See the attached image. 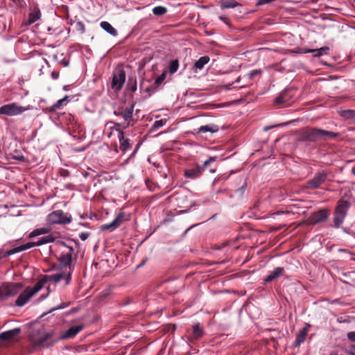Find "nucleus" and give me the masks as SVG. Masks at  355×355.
Listing matches in <instances>:
<instances>
[{
	"mask_svg": "<svg viewBox=\"0 0 355 355\" xmlns=\"http://www.w3.org/2000/svg\"><path fill=\"white\" fill-rule=\"evenodd\" d=\"M311 49H304V48H299L296 52L298 53H311Z\"/></svg>",
	"mask_w": 355,
	"mask_h": 355,
	"instance_id": "nucleus-43",
	"label": "nucleus"
},
{
	"mask_svg": "<svg viewBox=\"0 0 355 355\" xmlns=\"http://www.w3.org/2000/svg\"><path fill=\"white\" fill-rule=\"evenodd\" d=\"M247 187V184L245 182L239 189H237V192H239L241 195L245 192Z\"/></svg>",
	"mask_w": 355,
	"mask_h": 355,
	"instance_id": "nucleus-44",
	"label": "nucleus"
},
{
	"mask_svg": "<svg viewBox=\"0 0 355 355\" xmlns=\"http://www.w3.org/2000/svg\"><path fill=\"white\" fill-rule=\"evenodd\" d=\"M71 215L64 213L62 210H56L47 216L46 221L51 225L61 224L66 225L71 222Z\"/></svg>",
	"mask_w": 355,
	"mask_h": 355,
	"instance_id": "nucleus-6",
	"label": "nucleus"
},
{
	"mask_svg": "<svg viewBox=\"0 0 355 355\" xmlns=\"http://www.w3.org/2000/svg\"><path fill=\"white\" fill-rule=\"evenodd\" d=\"M89 236V232H82L79 234V238L81 239V241H84L87 240Z\"/></svg>",
	"mask_w": 355,
	"mask_h": 355,
	"instance_id": "nucleus-41",
	"label": "nucleus"
},
{
	"mask_svg": "<svg viewBox=\"0 0 355 355\" xmlns=\"http://www.w3.org/2000/svg\"><path fill=\"white\" fill-rule=\"evenodd\" d=\"M226 180H227V178L221 179V180H223V181H225ZM219 180H220V178L217 179V181H219ZM215 181H216V180H215Z\"/></svg>",
	"mask_w": 355,
	"mask_h": 355,
	"instance_id": "nucleus-56",
	"label": "nucleus"
},
{
	"mask_svg": "<svg viewBox=\"0 0 355 355\" xmlns=\"http://www.w3.org/2000/svg\"><path fill=\"white\" fill-rule=\"evenodd\" d=\"M338 135V133L324 130L320 128H311L304 131L300 135V140L302 141L315 142L319 140L334 139Z\"/></svg>",
	"mask_w": 355,
	"mask_h": 355,
	"instance_id": "nucleus-1",
	"label": "nucleus"
},
{
	"mask_svg": "<svg viewBox=\"0 0 355 355\" xmlns=\"http://www.w3.org/2000/svg\"><path fill=\"white\" fill-rule=\"evenodd\" d=\"M116 125L118 126V127H120L121 125V124L120 123H116Z\"/></svg>",
	"mask_w": 355,
	"mask_h": 355,
	"instance_id": "nucleus-60",
	"label": "nucleus"
},
{
	"mask_svg": "<svg viewBox=\"0 0 355 355\" xmlns=\"http://www.w3.org/2000/svg\"><path fill=\"white\" fill-rule=\"evenodd\" d=\"M40 235H42V234L40 233V230L37 228V229H35L33 231H32L30 233L29 236L31 238H33V237H35V236H40Z\"/></svg>",
	"mask_w": 355,
	"mask_h": 355,
	"instance_id": "nucleus-42",
	"label": "nucleus"
},
{
	"mask_svg": "<svg viewBox=\"0 0 355 355\" xmlns=\"http://www.w3.org/2000/svg\"><path fill=\"white\" fill-rule=\"evenodd\" d=\"M210 60V58L207 55L200 57L194 63L193 68L198 70H201L204 68L205 65L207 64Z\"/></svg>",
	"mask_w": 355,
	"mask_h": 355,
	"instance_id": "nucleus-24",
	"label": "nucleus"
},
{
	"mask_svg": "<svg viewBox=\"0 0 355 355\" xmlns=\"http://www.w3.org/2000/svg\"><path fill=\"white\" fill-rule=\"evenodd\" d=\"M240 79H241V78H240V77H239V78L236 80V83H239V82L240 81Z\"/></svg>",
	"mask_w": 355,
	"mask_h": 355,
	"instance_id": "nucleus-58",
	"label": "nucleus"
},
{
	"mask_svg": "<svg viewBox=\"0 0 355 355\" xmlns=\"http://www.w3.org/2000/svg\"><path fill=\"white\" fill-rule=\"evenodd\" d=\"M330 355H336V354H331Z\"/></svg>",
	"mask_w": 355,
	"mask_h": 355,
	"instance_id": "nucleus-64",
	"label": "nucleus"
},
{
	"mask_svg": "<svg viewBox=\"0 0 355 355\" xmlns=\"http://www.w3.org/2000/svg\"><path fill=\"white\" fill-rule=\"evenodd\" d=\"M329 216V213L327 209H320L313 212L309 218V223L311 225H317L320 223L325 221Z\"/></svg>",
	"mask_w": 355,
	"mask_h": 355,
	"instance_id": "nucleus-12",
	"label": "nucleus"
},
{
	"mask_svg": "<svg viewBox=\"0 0 355 355\" xmlns=\"http://www.w3.org/2000/svg\"><path fill=\"white\" fill-rule=\"evenodd\" d=\"M20 286L17 284H12L6 286L3 289V295L5 297H10L16 295L19 291Z\"/></svg>",
	"mask_w": 355,
	"mask_h": 355,
	"instance_id": "nucleus-22",
	"label": "nucleus"
},
{
	"mask_svg": "<svg viewBox=\"0 0 355 355\" xmlns=\"http://www.w3.org/2000/svg\"><path fill=\"white\" fill-rule=\"evenodd\" d=\"M55 241V238L52 235H46L39 238L38 240L35 242H29L24 245H21L19 246L13 248L12 249L6 251L2 256H0V258L8 257L10 255L15 254L16 253L26 250L33 247L40 246L46 243H52Z\"/></svg>",
	"mask_w": 355,
	"mask_h": 355,
	"instance_id": "nucleus-3",
	"label": "nucleus"
},
{
	"mask_svg": "<svg viewBox=\"0 0 355 355\" xmlns=\"http://www.w3.org/2000/svg\"><path fill=\"white\" fill-rule=\"evenodd\" d=\"M286 91L282 92L274 101L275 104L279 105L286 103L288 98L286 97Z\"/></svg>",
	"mask_w": 355,
	"mask_h": 355,
	"instance_id": "nucleus-30",
	"label": "nucleus"
},
{
	"mask_svg": "<svg viewBox=\"0 0 355 355\" xmlns=\"http://www.w3.org/2000/svg\"><path fill=\"white\" fill-rule=\"evenodd\" d=\"M128 219L124 212H120L111 223L101 225V230L112 232L119 227L123 221Z\"/></svg>",
	"mask_w": 355,
	"mask_h": 355,
	"instance_id": "nucleus-10",
	"label": "nucleus"
},
{
	"mask_svg": "<svg viewBox=\"0 0 355 355\" xmlns=\"http://www.w3.org/2000/svg\"><path fill=\"white\" fill-rule=\"evenodd\" d=\"M51 336H52V333H46V334H45L44 336H42L41 338H40L36 341V345H37V346H44V345L50 346V345H52L53 343H55L57 341V340H54L51 344L45 345L46 341L48 340Z\"/></svg>",
	"mask_w": 355,
	"mask_h": 355,
	"instance_id": "nucleus-26",
	"label": "nucleus"
},
{
	"mask_svg": "<svg viewBox=\"0 0 355 355\" xmlns=\"http://www.w3.org/2000/svg\"><path fill=\"white\" fill-rule=\"evenodd\" d=\"M134 107V104L127 107L121 106L114 111V114L116 116H118L124 121V123L122 124L123 128H126L130 125H132L131 121H132Z\"/></svg>",
	"mask_w": 355,
	"mask_h": 355,
	"instance_id": "nucleus-5",
	"label": "nucleus"
},
{
	"mask_svg": "<svg viewBox=\"0 0 355 355\" xmlns=\"http://www.w3.org/2000/svg\"><path fill=\"white\" fill-rule=\"evenodd\" d=\"M125 81V72L123 69H119L113 75L111 87L114 91L119 92L122 89Z\"/></svg>",
	"mask_w": 355,
	"mask_h": 355,
	"instance_id": "nucleus-11",
	"label": "nucleus"
},
{
	"mask_svg": "<svg viewBox=\"0 0 355 355\" xmlns=\"http://www.w3.org/2000/svg\"><path fill=\"white\" fill-rule=\"evenodd\" d=\"M351 205L352 200L349 198L343 197L338 201L334 213V224L331 225L332 227L338 229L341 226Z\"/></svg>",
	"mask_w": 355,
	"mask_h": 355,
	"instance_id": "nucleus-2",
	"label": "nucleus"
},
{
	"mask_svg": "<svg viewBox=\"0 0 355 355\" xmlns=\"http://www.w3.org/2000/svg\"><path fill=\"white\" fill-rule=\"evenodd\" d=\"M118 139L120 143V150L125 152L131 148L130 141L128 138H125L124 133L121 130H118Z\"/></svg>",
	"mask_w": 355,
	"mask_h": 355,
	"instance_id": "nucleus-17",
	"label": "nucleus"
},
{
	"mask_svg": "<svg viewBox=\"0 0 355 355\" xmlns=\"http://www.w3.org/2000/svg\"><path fill=\"white\" fill-rule=\"evenodd\" d=\"M127 87L129 90L134 92L137 90V82L135 80L132 83H128L127 85Z\"/></svg>",
	"mask_w": 355,
	"mask_h": 355,
	"instance_id": "nucleus-39",
	"label": "nucleus"
},
{
	"mask_svg": "<svg viewBox=\"0 0 355 355\" xmlns=\"http://www.w3.org/2000/svg\"><path fill=\"white\" fill-rule=\"evenodd\" d=\"M139 148V144H137V147H136L135 150H134V152L132 153V155H135V154L137 153V151L138 150Z\"/></svg>",
	"mask_w": 355,
	"mask_h": 355,
	"instance_id": "nucleus-50",
	"label": "nucleus"
},
{
	"mask_svg": "<svg viewBox=\"0 0 355 355\" xmlns=\"http://www.w3.org/2000/svg\"><path fill=\"white\" fill-rule=\"evenodd\" d=\"M347 338L350 341L355 343V331L348 332L347 334Z\"/></svg>",
	"mask_w": 355,
	"mask_h": 355,
	"instance_id": "nucleus-40",
	"label": "nucleus"
},
{
	"mask_svg": "<svg viewBox=\"0 0 355 355\" xmlns=\"http://www.w3.org/2000/svg\"><path fill=\"white\" fill-rule=\"evenodd\" d=\"M51 76L53 80H57L59 78V73L58 71H53L51 72Z\"/></svg>",
	"mask_w": 355,
	"mask_h": 355,
	"instance_id": "nucleus-46",
	"label": "nucleus"
},
{
	"mask_svg": "<svg viewBox=\"0 0 355 355\" xmlns=\"http://www.w3.org/2000/svg\"><path fill=\"white\" fill-rule=\"evenodd\" d=\"M147 260H148V258H146L145 259H144L142 261V262L139 265L137 266V268H139V267L144 266L146 263V262L147 261Z\"/></svg>",
	"mask_w": 355,
	"mask_h": 355,
	"instance_id": "nucleus-48",
	"label": "nucleus"
},
{
	"mask_svg": "<svg viewBox=\"0 0 355 355\" xmlns=\"http://www.w3.org/2000/svg\"><path fill=\"white\" fill-rule=\"evenodd\" d=\"M210 171H211V173H214V172H215V170L211 169Z\"/></svg>",
	"mask_w": 355,
	"mask_h": 355,
	"instance_id": "nucleus-63",
	"label": "nucleus"
},
{
	"mask_svg": "<svg viewBox=\"0 0 355 355\" xmlns=\"http://www.w3.org/2000/svg\"><path fill=\"white\" fill-rule=\"evenodd\" d=\"M153 13L157 16H162L167 12V8L162 6H155L153 8Z\"/></svg>",
	"mask_w": 355,
	"mask_h": 355,
	"instance_id": "nucleus-29",
	"label": "nucleus"
},
{
	"mask_svg": "<svg viewBox=\"0 0 355 355\" xmlns=\"http://www.w3.org/2000/svg\"><path fill=\"white\" fill-rule=\"evenodd\" d=\"M166 76V74L165 73H162L161 75H159L155 80V84L156 85H161L165 80Z\"/></svg>",
	"mask_w": 355,
	"mask_h": 355,
	"instance_id": "nucleus-37",
	"label": "nucleus"
},
{
	"mask_svg": "<svg viewBox=\"0 0 355 355\" xmlns=\"http://www.w3.org/2000/svg\"><path fill=\"white\" fill-rule=\"evenodd\" d=\"M49 293H47L46 295H42L40 297L39 300H44L47 296H48Z\"/></svg>",
	"mask_w": 355,
	"mask_h": 355,
	"instance_id": "nucleus-49",
	"label": "nucleus"
},
{
	"mask_svg": "<svg viewBox=\"0 0 355 355\" xmlns=\"http://www.w3.org/2000/svg\"><path fill=\"white\" fill-rule=\"evenodd\" d=\"M310 327L308 324L306 327L302 329L296 335L295 340V347H299L302 343H303L306 339V337L308 334L309 327Z\"/></svg>",
	"mask_w": 355,
	"mask_h": 355,
	"instance_id": "nucleus-19",
	"label": "nucleus"
},
{
	"mask_svg": "<svg viewBox=\"0 0 355 355\" xmlns=\"http://www.w3.org/2000/svg\"><path fill=\"white\" fill-rule=\"evenodd\" d=\"M69 98L70 97L69 96L66 95L62 98L64 101L65 105H67L70 101Z\"/></svg>",
	"mask_w": 355,
	"mask_h": 355,
	"instance_id": "nucleus-47",
	"label": "nucleus"
},
{
	"mask_svg": "<svg viewBox=\"0 0 355 355\" xmlns=\"http://www.w3.org/2000/svg\"><path fill=\"white\" fill-rule=\"evenodd\" d=\"M64 245H65L67 248H69V250L71 252H72V251L73 250V248H72V247L68 246V245H65V244H64Z\"/></svg>",
	"mask_w": 355,
	"mask_h": 355,
	"instance_id": "nucleus-54",
	"label": "nucleus"
},
{
	"mask_svg": "<svg viewBox=\"0 0 355 355\" xmlns=\"http://www.w3.org/2000/svg\"><path fill=\"white\" fill-rule=\"evenodd\" d=\"M5 252L3 251H0V256H2L3 254H4Z\"/></svg>",
	"mask_w": 355,
	"mask_h": 355,
	"instance_id": "nucleus-59",
	"label": "nucleus"
},
{
	"mask_svg": "<svg viewBox=\"0 0 355 355\" xmlns=\"http://www.w3.org/2000/svg\"><path fill=\"white\" fill-rule=\"evenodd\" d=\"M218 131V127L216 125H202L198 129V133L211 132L215 133Z\"/></svg>",
	"mask_w": 355,
	"mask_h": 355,
	"instance_id": "nucleus-25",
	"label": "nucleus"
},
{
	"mask_svg": "<svg viewBox=\"0 0 355 355\" xmlns=\"http://www.w3.org/2000/svg\"><path fill=\"white\" fill-rule=\"evenodd\" d=\"M21 331L20 328H15L0 334V340H9L17 336Z\"/></svg>",
	"mask_w": 355,
	"mask_h": 355,
	"instance_id": "nucleus-20",
	"label": "nucleus"
},
{
	"mask_svg": "<svg viewBox=\"0 0 355 355\" xmlns=\"http://www.w3.org/2000/svg\"><path fill=\"white\" fill-rule=\"evenodd\" d=\"M202 173V168H200L198 164L193 167L186 168L184 171V176L189 180L197 179L201 176Z\"/></svg>",
	"mask_w": 355,
	"mask_h": 355,
	"instance_id": "nucleus-13",
	"label": "nucleus"
},
{
	"mask_svg": "<svg viewBox=\"0 0 355 355\" xmlns=\"http://www.w3.org/2000/svg\"><path fill=\"white\" fill-rule=\"evenodd\" d=\"M196 225H195V226H196ZM193 227H194V225L191 226V227H190L187 230H190L191 228H193Z\"/></svg>",
	"mask_w": 355,
	"mask_h": 355,
	"instance_id": "nucleus-62",
	"label": "nucleus"
},
{
	"mask_svg": "<svg viewBox=\"0 0 355 355\" xmlns=\"http://www.w3.org/2000/svg\"><path fill=\"white\" fill-rule=\"evenodd\" d=\"M17 159L18 160H24V156L21 155V156L17 157Z\"/></svg>",
	"mask_w": 355,
	"mask_h": 355,
	"instance_id": "nucleus-53",
	"label": "nucleus"
},
{
	"mask_svg": "<svg viewBox=\"0 0 355 355\" xmlns=\"http://www.w3.org/2000/svg\"><path fill=\"white\" fill-rule=\"evenodd\" d=\"M239 6L241 5L235 0H226L223 1L220 4L222 9L234 8Z\"/></svg>",
	"mask_w": 355,
	"mask_h": 355,
	"instance_id": "nucleus-28",
	"label": "nucleus"
},
{
	"mask_svg": "<svg viewBox=\"0 0 355 355\" xmlns=\"http://www.w3.org/2000/svg\"><path fill=\"white\" fill-rule=\"evenodd\" d=\"M62 280H64L65 285L69 284L71 280V272L70 271L64 270L51 275H45L40 281L43 284L47 282H53V283L57 284Z\"/></svg>",
	"mask_w": 355,
	"mask_h": 355,
	"instance_id": "nucleus-8",
	"label": "nucleus"
},
{
	"mask_svg": "<svg viewBox=\"0 0 355 355\" xmlns=\"http://www.w3.org/2000/svg\"><path fill=\"white\" fill-rule=\"evenodd\" d=\"M285 273V269L283 267H277L272 271H271L268 275L263 279L264 284L272 282L280 277L283 276Z\"/></svg>",
	"mask_w": 355,
	"mask_h": 355,
	"instance_id": "nucleus-14",
	"label": "nucleus"
},
{
	"mask_svg": "<svg viewBox=\"0 0 355 355\" xmlns=\"http://www.w3.org/2000/svg\"><path fill=\"white\" fill-rule=\"evenodd\" d=\"M352 173H353L354 174H355V169H354V168H353V169H352Z\"/></svg>",
	"mask_w": 355,
	"mask_h": 355,
	"instance_id": "nucleus-61",
	"label": "nucleus"
},
{
	"mask_svg": "<svg viewBox=\"0 0 355 355\" xmlns=\"http://www.w3.org/2000/svg\"><path fill=\"white\" fill-rule=\"evenodd\" d=\"M340 115L347 119H355V110H343L341 112Z\"/></svg>",
	"mask_w": 355,
	"mask_h": 355,
	"instance_id": "nucleus-31",
	"label": "nucleus"
},
{
	"mask_svg": "<svg viewBox=\"0 0 355 355\" xmlns=\"http://www.w3.org/2000/svg\"><path fill=\"white\" fill-rule=\"evenodd\" d=\"M329 51V48L328 46H323L320 49H312L311 53H313L314 57H320L324 55L328 54Z\"/></svg>",
	"mask_w": 355,
	"mask_h": 355,
	"instance_id": "nucleus-27",
	"label": "nucleus"
},
{
	"mask_svg": "<svg viewBox=\"0 0 355 355\" xmlns=\"http://www.w3.org/2000/svg\"><path fill=\"white\" fill-rule=\"evenodd\" d=\"M179 67V62L178 60H173L170 62L169 64V72L173 74L175 73Z\"/></svg>",
	"mask_w": 355,
	"mask_h": 355,
	"instance_id": "nucleus-33",
	"label": "nucleus"
},
{
	"mask_svg": "<svg viewBox=\"0 0 355 355\" xmlns=\"http://www.w3.org/2000/svg\"><path fill=\"white\" fill-rule=\"evenodd\" d=\"M269 129H270V127H265V128H264V130H265V131H267V130H268Z\"/></svg>",
	"mask_w": 355,
	"mask_h": 355,
	"instance_id": "nucleus-57",
	"label": "nucleus"
},
{
	"mask_svg": "<svg viewBox=\"0 0 355 355\" xmlns=\"http://www.w3.org/2000/svg\"><path fill=\"white\" fill-rule=\"evenodd\" d=\"M100 26L105 32L109 33L113 37H116L118 35L117 31L107 21H103L100 24Z\"/></svg>",
	"mask_w": 355,
	"mask_h": 355,
	"instance_id": "nucleus-23",
	"label": "nucleus"
},
{
	"mask_svg": "<svg viewBox=\"0 0 355 355\" xmlns=\"http://www.w3.org/2000/svg\"><path fill=\"white\" fill-rule=\"evenodd\" d=\"M71 260H72V255H71V252H68V253H62L60 257L58 258V261L60 262V263L63 266H65V267H69V269L71 272Z\"/></svg>",
	"mask_w": 355,
	"mask_h": 355,
	"instance_id": "nucleus-21",
	"label": "nucleus"
},
{
	"mask_svg": "<svg viewBox=\"0 0 355 355\" xmlns=\"http://www.w3.org/2000/svg\"><path fill=\"white\" fill-rule=\"evenodd\" d=\"M26 110L28 107L21 106L16 103H11L0 107V114L14 116L20 115Z\"/></svg>",
	"mask_w": 355,
	"mask_h": 355,
	"instance_id": "nucleus-7",
	"label": "nucleus"
},
{
	"mask_svg": "<svg viewBox=\"0 0 355 355\" xmlns=\"http://www.w3.org/2000/svg\"><path fill=\"white\" fill-rule=\"evenodd\" d=\"M42 234H46L50 232V229L49 227H41L38 228Z\"/></svg>",
	"mask_w": 355,
	"mask_h": 355,
	"instance_id": "nucleus-45",
	"label": "nucleus"
},
{
	"mask_svg": "<svg viewBox=\"0 0 355 355\" xmlns=\"http://www.w3.org/2000/svg\"><path fill=\"white\" fill-rule=\"evenodd\" d=\"M83 329L82 325L75 326L70 327L68 330L62 334L59 339H67L73 338Z\"/></svg>",
	"mask_w": 355,
	"mask_h": 355,
	"instance_id": "nucleus-18",
	"label": "nucleus"
},
{
	"mask_svg": "<svg viewBox=\"0 0 355 355\" xmlns=\"http://www.w3.org/2000/svg\"><path fill=\"white\" fill-rule=\"evenodd\" d=\"M41 17V12L37 5H35L31 9V12L28 14V19L27 24L31 25L38 21Z\"/></svg>",
	"mask_w": 355,
	"mask_h": 355,
	"instance_id": "nucleus-16",
	"label": "nucleus"
},
{
	"mask_svg": "<svg viewBox=\"0 0 355 355\" xmlns=\"http://www.w3.org/2000/svg\"><path fill=\"white\" fill-rule=\"evenodd\" d=\"M166 119L157 120L153 124V126H152L151 129L153 130H157L159 128H160L162 126H164L166 124Z\"/></svg>",
	"mask_w": 355,
	"mask_h": 355,
	"instance_id": "nucleus-34",
	"label": "nucleus"
},
{
	"mask_svg": "<svg viewBox=\"0 0 355 355\" xmlns=\"http://www.w3.org/2000/svg\"><path fill=\"white\" fill-rule=\"evenodd\" d=\"M12 1L15 2V3H17V2H21L23 0H11Z\"/></svg>",
	"mask_w": 355,
	"mask_h": 355,
	"instance_id": "nucleus-55",
	"label": "nucleus"
},
{
	"mask_svg": "<svg viewBox=\"0 0 355 355\" xmlns=\"http://www.w3.org/2000/svg\"><path fill=\"white\" fill-rule=\"evenodd\" d=\"M261 69H255V70H253L252 71H250L248 74V76L250 79H252V78H254L255 76H257V75H260L261 73Z\"/></svg>",
	"mask_w": 355,
	"mask_h": 355,
	"instance_id": "nucleus-38",
	"label": "nucleus"
},
{
	"mask_svg": "<svg viewBox=\"0 0 355 355\" xmlns=\"http://www.w3.org/2000/svg\"><path fill=\"white\" fill-rule=\"evenodd\" d=\"M42 288V284L41 281L37 282L33 288L30 286L26 287L16 300L15 305L19 307L23 306L27 303L30 298L40 291Z\"/></svg>",
	"mask_w": 355,
	"mask_h": 355,
	"instance_id": "nucleus-4",
	"label": "nucleus"
},
{
	"mask_svg": "<svg viewBox=\"0 0 355 355\" xmlns=\"http://www.w3.org/2000/svg\"><path fill=\"white\" fill-rule=\"evenodd\" d=\"M327 176V173L324 171L315 173L313 178L306 182V188L311 189L319 188L325 182Z\"/></svg>",
	"mask_w": 355,
	"mask_h": 355,
	"instance_id": "nucleus-9",
	"label": "nucleus"
},
{
	"mask_svg": "<svg viewBox=\"0 0 355 355\" xmlns=\"http://www.w3.org/2000/svg\"><path fill=\"white\" fill-rule=\"evenodd\" d=\"M74 27L76 30L81 34H83L85 31V24H83V22L80 21H75Z\"/></svg>",
	"mask_w": 355,
	"mask_h": 355,
	"instance_id": "nucleus-35",
	"label": "nucleus"
},
{
	"mask_svg": "<svg viewBox=\"0 0 355 355\" xmlns=\"http://www.w3.org/2000/svg\"><path fill=\"white\" fill-rule=\"evenodd\" d=\"M64 105H66L64 104V101L61 98V99L57 101V102L55 103H54L52 106H51L49 110L51 112H55L58 110L62 109L63 107V106H64Z\"/></svg>",
	"mask_w": 355,
	"mask_h": 355,
	"instance_id": "nucleus-32",
	"label": "nucleus"
},
{
	"mask_svg": "<svg viewBox=\"0 0 355 355\" xmlns=\"http://www.w3.org/2000/svg\"><path fill=\"white\" fill-rule=\"evenodd\" d=\"M68 87H69V86H67V85H64V86L63 87V90H64V91H68V90H69V88H68Z\"/></svg>",
	"mask_w": 355,
	"mask_h": 355,
	"instance_id": "nucleus-52",
	"label": "nucleus"
},
{
	"mask_svg": "<svg viewBox=\"0 0 355 355\" xmlns=\"http://www.w3.org/2000/svg\"><path fill=\"white\" fill-rule=\"evenodd\" d=\"M80 225H82L83 227H87V223H79Z\"/></svg>",
	"mask_w": 355,
	"mask_h": 355,
	"instance_id": "nucleus-51",
	"label": "nucleus"
},
{
	"mask_svg": "<svg viewBox=\"0 0 355 355\" xmlns=\"http://www.w3.org/2000/svg\"><path fill=\"white\" fill-rule=\"evenodd\" d=\"M205 334L203 329L200 327V323L198 322L193 325L192 333L190 337L187 338V343H192L193 340H198Z\"/></svg>",
	"mask_w": 355,
	"mask_h": 355,
	"instance_id": "nucleus-15",
	"label": "nucleus"
},
{
	"mask_svg": "<svg viewBox=\"0 0 355 355\" xmlns=\"http://www.w3.org/2000/svg\"><path fill=\"white\" fill-rule=\"evenodd\" d=\"M216 159V157H209L206 161L204 162L202 165H200V168H202V171L211 162H215Z\"/></svg>",
	"mask_w": 355,
	"mask_h": 355,
	"instance_id": "nucleus-36",
	"label": "nucleus"
}]
</instances>
